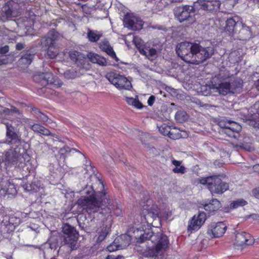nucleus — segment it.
I'll use <instances>...</instances> for the list:
<instances>
[{
  "label": "nucleus",
  "mask_w": 259,
  "mask_h": 259,
  "mask_svg": "<svg viewBox=\"0 0 259 259\" xmlns=\"http://www.w3.org/2000/svg\"><path fill=\"white\" fill-rule=\"evenodd\" d=\"M240 24L242 25V28L240 30L241 38L243 40L246 39L251 36L250 28L244 24L242 23V22H240Z\"/></svg>",
  "instance_id": "obj_29"
},
{
  "label": "nucleus",
  "mask_w": 259,
  "mask_h": 259,
  "mask_svg": "<svg viewBox=\"0 0 259 259\" xmlns=\"http://www.w3.org/2000/svg\"><path fill=\"white\" fill-rule=\"evenodd\" d=\"M9 222L10 224H12L15 228L21 224V221L19 218H17L16 217H12L10 219Z\"/></svg>",
  "instance_id": "obj_40"
},
{
  "label": "nucleus",
  "mask_w": 259,
  "mask_h": 259,
  "mask_svg": "<svg viewBox=\"0 0 259 259\" xmlns=\"http://www.w3.org/2000/svg\"><path fill=\"white\" fill-rule=\"evenodd\" d=\"M188 136L185 131L181 130L177 127L171 126L170 132L168 134V137L172 140H178L180 138H185Z\"/></svg>",
  "instance_id": "obj_19"
},
{
  "label": "nucleus",
  "mask_w": 259,
  "mask_h": 259,
  "mask_svg": "<svg viewBox=\"0 0 259 259\" xmlns=\"http://www.w3.org/2000/svg\"><path fill=\"white\" fill-rule=\"evenodd\" d=\"M104 51L108 55L115 59L116 61H118V58L116 56L115 53L114 52L113 48L111 47V46L107 48H104Z\"/></svg>",
  "instance_id": "obj_38"
},
{
  "label": "nucleus",
  "mask_w": 259,
  "mask_h": 259,
  "mask_svg": "<svg viewBox=\"0 0 259 259\" xmlns=\"http://www.w3.org/2000/svg\"><path fill=\"white\" fill-rule=\"evenodd\" d=\"M242 148L247 151H252L254 149L253 147L250 144H243Z\"/></svg>",
  "instance_id": "obj_48"
},
{
  "label": "nucleus",
  "mask_w": 259,
  "mask_h": 259,
  "mask_svg": "<svg viewBox=\"0 0 259 259\" xmlns=\"http://www.w3.org/2000/svg\"><path fill=\"white\" fill-rule=\"evenodd\" d=\"M69 56L70 59L75 62L78 66L85 70H88L91 68L90 64L82 54L75 51H72L69 52Z\"/></svg>",
  "instance_id": "obj_13"
},
{
  "label": "nucleus",
  "mask_w": 259,
  "mask_h": 259,
  "mask_svg": "<svg viewBox=\"0 0 259 259\" xmlns=\"http://www.w3.org/2000/svg\"><path fill=\"white\" fill-rule=\"evenodd\" d=\"M206 221V214L204 212H200L197 215H194L189 221L188 231L192 232L199 230Z\"/></svg>",
  "instance_id": "obj_12"
},
{
  "label": "nucleus",
  "mask_w": 259,
  "mask_h": 259,
  "mask_svg": "<svg viewBox=\"0 0 259 259\" xmlns=\"http://www.w3.org/2000/svg\"><path fill=\"white\" fill-rule=\"evenodd\" d=\"M181 161L175 159L172 160V164L174 165L172 171L175 174H184L186 171V167L181 165Z\"/></svg>",
  "instance_id": "obj_25"
},
{
  "label": "nucleus",
  "mask_w": 259,
  "mask_h": 259,
  "mask_svg": "<svg viewBox=\"0 0 259 259\" xmlns=\"http://www.w3.org/2000/svg\"><path fill=\"white\" fill-rule=\"evenodd\" d=\"M122 257L121 256L118 255L115 257V259H121V258H122Z\"/></svg>",
  "instance_id": "obj_60"
},
{
  "label": "nucleus",
  "mask_w": 259,
  "mask_h": 259,
  "mask_svg": "<svg viewBox=\"0 0 259 259\" xmlns=\"http://www.w3.org/2000/svg\"><path fill=\"white\" fill-rule=\"evenodd\" d=\"M18 112V110L14 107H12L11 109L7 108L4 110V113L8 115H11L13 113H17Z\"/></svg>",
  "instance_id": "obj_42"
},
{
  "label": "nucleus",
  "mask_w": 259,
  "mask_h": 259,
  "mask_svg": "<svg viewBox=\"0 0 259 259\" xmlns=\"http://www.w3.org/2000/svg\"><path fill=\"white\" fill-rule=\"evenodd\" d=\"M196 185H206L212 194H222L229 189V184L222 180L220 176H213L206 178H199L194 181Z\"/></svg>",
  "instance_id": "obj_5"
},
{
  "label": "nucleus",
  "mask_w": 259,
  "mask_h": 259,
  "mask_svg": "<svg viewBox=\"0 0 259 259\" xmlns=\"http://www.w3.org/2000/svg\"><path fill=\"white\" fill-rule=\"evenodd\" d=\"M119 247L120 246L116 245V243L114 242L107 247V249L110 252H113L118 250Z\"/></svg>",
  "instance_id": "obj_41"
},
{
  "label": "nucleus",
  "mask_w": 259,
  "mask_h": 259,
  "mask_svg": "<svg viewBox=\"0 0 259 259\" xmlns=\"http://www.w3.org/2000/svg\"><path fill=\"white\" fill-rule=\"evenodd\" d=\"M39 133L45 136H49L51 135L50 131L42 126H41L40 131Z\"/></svg>",
  "instance_id": "obj_45"
},
{
  "label": "nucleus",
  "mask_w": 259,
  "mask_h": 259,
  "mask_svg": "<svg viewBox=\"0 0 259 259\" xmlns=\"http://www.w3.org/2000/svg\"><path fill=\"white\" fill-rule=\"evenodd\" d=\"M63 232L64 244L68 245L72 250L76 249L78 233L75 228L68 224H64L63 226Z\"/></svg>",
  "instance_id": "obj_8"
},
{
  "label": "nucleus",
  "mask_w": 259,
  "mask_h": 259,
  "mask_svg": "<svg viewBox=\"0 0 259 259\" xmlns=\"http://www.w3.org/2000/svg\"><path fill=\"white\" fill-rule=\"evenodd\" d=\"M141 54L145 56L149 60H153L158 56V51L151 48L148 44L144 45V49L141 50Z\"/></svg>",
  "instance_id": "obj_18"
},
{
  "label": "nucleus",
  "mask_w": 259,
  "mask_h": 259,
  "mask_svg": "<svg viewBox=\"0 0 259 259\" xmlns=\"http://www.w3.org/2000/svg\"><path fill=\"white\" fill-rule=\"evenodd\" d=\"M224 127V129L222 132L226 134L229 137L234 138H237L236 134H238L241 130V126L239 124L231 120L226 121Z\"/></svg>",
  "instance_id": "obj_14"
},
{
  "label": "nucleus",
  "mask_w": 259,
  "mask_h": 259,
  "mask_svg": "<svg viewBox=\"0 0 259 259\" xmlns=\"http://www.w3.org/2000/svg\"><path fill=\"white\" fill-rule=\"evenodd\" d=\"M142 207L141 216L142 229L137 228L134 231L136 239V250L145 257H154L162 256L169 246V240L161 232L154 233L151 226L156 220H167L172 215L169 210L160 211L157 205L151 199L140 204Z\"/></svg>",
  "instance_id": "obj_1"
},
{
  "label": "nucleus",
  "mask_w": 259,
  "mask_h": 259,
  "mask_svg": "<svg viewBox=\"0 0 259 259\" xmlns=\"http://www.w3.org/2000/svg\"><path fill=\"white\" fill-rule=\"evenodd\" d=\"M110 45H109V42L107 40H104L103 41H102L101 43H100V48L104 51V48H108L109 47H110Z\"/></svg>",
  "instance_id": "obj_47"
},
{
  "label": "nucleus",
  "mask_w": 259,
  "mask_h": 259,
  "mask_svg": "<svg viewBox=\"0 0 259 259\" xmlns=\"http://www.w3.org/2000/svg\"><path fill=\"white\" fill-rule=\"evenodd\" d=\"M33 79L35 81L41 82L42 83L46 82L48 84H54L60 86L61 84L59 83L58 78L54 76L51 72L38 73L35 74Z\"/></svg>",
  "instance_id": "obj_15"
},
{
  "label": "nucleus",
  "mask_w": 259,
  "mask_h": 259,
  "mask_svg": "<svg viewBox=\"0 0 259 259\" xmlns=\"http://www.w3.org/2000/svg\"><path fill=\"white\" fill-rule=\"evenodd\" d=\"M212 89H215L219 94L226 95L230 93V91H234L236 88L235 87L231 88L229 82H225L219 84L218 86L213 85Z\"/></svg>",
  "instance_id": "obj_21"
},
{
  "label": "nucleus",
  "mask_w": 259,
  "mask_h": 259,
  "mask_svg": "<svg viewBox=\"0 0 259 259\" xmlns=\"http://www.w3.org/2000/svg\"><path fill=\"white\" fill-rule=\"evenodd\" d=\"M9 50L8 46H5L3 47L0 48V54H5Z\"/></svg>",
  "instance_id": "obj_50"
},
{
  "label": "nucleus",
  "mask_w": 259,
  "mask_h": 259,
  "mask_svg": "<svg viewBox=\"0 0 259 259\" xmlns=\"http://www.w3.org/2000/svg\"><path fill=\"white\" fill-rule=\"evenodd\" d=\"M59 37V33L54 30H50L45 38V44L48 47L54 46L55 41Z\"/></svg>",
  "instance_id": "obj_22"
},
{
  "label": "nucleus",
  "mask_w": 259,
  "mask_h": 259,
  "mask_svg": "<svg viewBox=\"0 0 259 259\" xmlns=\"http://www.w3.org/2000/svg\"><path fill=\"white\" fill-rule=\"evenodd\" d=\"M106 78L119 90H130L132 87L131 81L125 76L118 73L109 72Z\"/></svg>",
  "instance_id": "obj_7"
},
{
  "label": "nucleus",
  "mask_w": 259,
  "mask_h": 259,
  "mask_svg": "<svg viewBox=\"0 0 259 259\" xmlns=\"http://www.w3.org/2000/svg\"><path fill=\"white\" fill-rule=\"evenodd\" d=\"M34 111L37 114V118L38 120L45 123H49V118L47 116L40 112L37 109H35Z\"/></svg>",
  "instance_id": "obj_35"
},
{
  "label": "nucleus",
  "mask_w": 259,
  "mask_h": 259,
  "mask_svg": "<svg viewBox=\"0 0 259 259\" xmlns=\"http://www.w3.org/2000/svg\"><path fill=\"white\" fill-rule=\"evenodd\" d=\"M247 204V202L243 199H239L232 201L230 205L231 209H236L240 206H244Z\"/></svg>",
  "instance_id": "obj_31"
},
{
  "label": "nucleus",
  "mask_w": 259,
  "mask_h": 259,
  "mask_svg": "<svg viewBox=\"0 0 259 259\" xmlns=\"http://www.w3.org/2000/svg\"><path fill=\"white\" fill-rule=\"evenodd\" d=\"M32 56L30 55H26L22 57L19 60L20 64H24L27 66L30 64L32 62Z\"/></svg>",
  "instance_id": "obj_33"
},
{
  "label": "nucleus",
  "mask_w": 259,
  "mask_h": 259,
  "mask_svg": "<svg viewBox=\"0 0 259 259\" xmlns=\"http://www.w3.org/2000/svg\"><path fill=\"white\" fill-rule=\"evenodd\" d=\"M194 12V7L190 5H184L175 9V15L179 21H187L189 24L196 21Z\"/></svg>",
  "instance_id": "obj_6"
},
{
  "label": "nucleus",
  "mask_w": 259,
  "mask_h": 259,
  "mask_svg": "<svg viewBox=\"0 0 259 259\" xmlns=\"http://www.w3.org/2000/svg\"><path fill=\"white\" fill-rule=\"evenodd\" d=\"M2 184L3 187L1 195L5 196L6 194L14 195L16 193L17 190L15 185L11 183L9 180H5Z\"/></svg>",
  "instance_id": "obj_20"
},
{
  "label": "nucleus",
  "mask_w": 259,
  "mask_h": 259,
  "mask_svg": "<svg viewBox=\"0 0 259 259\" xmlns=\"http://www.w3.org/2000/svg\"><path fill=\"white\" fill-rule=\"evenodd\" d=\"M121 237L126 240L127 242L126 243V244H127V245L130 244V237L128 235H122Z\"/></svg>",
  "instance_id": "obj_52"
},
{
  "label": "nucleus",
  "mask_w": 259,
  "mask_h": 259,
  "mask_svg": "<svg viewBox=\"0 0 259 259\" xmlns=\"http://www.w3.org/2000/svg\"><path fill=\"white\" fill-rule=\"evenodd\" d=\"M99 184L101 185V188H103V184L100 182V181H99Z\"/></svg>",
  "instance_id": "obj_59"
},
{
  "label": "nucleus",
  "mask_w": 259,
  "mask_h": 259,
  "mask_svg": "<svg viewBox=\"0 0 259 259\" xmlns=\"http://www.w3.org/2000/svg\"><path fill=\"white\" fill-rule=\"evenodd\" d=\"M84 169L86 171V173L88 174L92 177V175L94 173L93 167L91 165V163L90 161H87L84 164Z\"/></svg>",
  "instance_id": "obj_36"
},
{
  "label": "nucleus",
  "mask_w": 259,
  "mask_h": 259,
  "mask_svg": "<svg viewBox=\"0 0 259 259\" xmlns=\"http://www.w3.org/2000/svg\"><path fill=\"white\" fill-rule=\"evenodd\" d=\"M125 101L130 105H132L137 109H142L143 107L142 104L139 101L138 98L125 97Z\"/></svg>",
  "instance_id": "obj_30"
},
{
  "label": "nucleus",
  "mask_w": 259,
  "mask_h": 259,
  "mask_svg": "<svg viewBox=\"0 0 259 259\" xmlns=\"http://www.w3.org/2000/svg\"><path fill=\"white\" fill-rule=\"evenodd\" d=\"M24 48L23 45L22 44L18 43L16 45V49L18 50H21Z\"/></svg>",
  "instance_id": "obj_53"
},
{
  "label": "nucleus",
  "mask_w": 259,
  "mask_h": 259,
  "mask_svg": "<svg viewBox=\"0 0 259 259\" xmlns=\"http://www.w3.org/2000/svg\"><path fill=\"white\" fill-rule=\"evenodd\" d=\"M221 4L219 0H208L209 10H219Z\"/></svg>",
  "instance_id": "obj_32"
},
{
  "label": "nucleus",
  "mask_w": 259,
  "mask_h": 259,
  "mask_svg": "<svg viewBox=\"0 0 259 259\" xmlns=\"http://www.w3.org/2000/svg\"><path fill=\"white\" fill-rule=\"evenodd\" d=\"M254 240L250 234L244 231H237L233 241L235 246L242 247L244 245H251L254 243Z\"/></svg>",
  "instance_id": "obj_9"
},
{
  "label": "nucleus",
  "mask_w": 259,
  "mask_h": 259,
  "mask_svg": "<svg viewBox=\"0 0 259 259\" xmlns=\"http://www.w3.org/2000/svg\"><path fill=\"white\" fill-rule=\"evenodd\" d=\"M227 229L226 225L223 222L212 223L208 228L207 233L211 238L222 236Z\"/></svg>",
  "instance_id": "obj_11"
},
{
  "label": "nucleus",
  "mask_w": 259,
  "mask_h": 259,
  "mask_svg": "<svg viewBox=\"0 0 259 259\" xmlns=\"http://www.w3.org/2000/svg\"><path fill=\"white\" fill-rule=\"evenodd\" d=\"M240 24V18L238 16L229 18L226 21L225 30L229 35H232L234 33L235 26Z\"/></svg>",
  "instance_id": "obj_16"
},
{
  "label": "nucleus",
  "mask_w": 259,
  "mask_h": 259,
  "mask_svg": "<svg viewBox=\"0 0 259 259\" xmlns=\"http://www.w3.org/2000/svg\"><path fill=\"white\" fill-rule=\"evenodd\" d=\"M171 126H168L166 124H163L158 126V130L160 133L164 136H168L170 132Z\"/></svg>",
  "instance_id": "obj_34"
},
{
  "label": "nucleus",
  "mask_w": 259,
  "mask_h": 259,
  "mask_svg": "<svg viewBox=\"0 0 259 259\" xmlns=\"http://www.w3.org/2000/svg\"><path fill=\"white\" fill-rule=\"evenodd\" d=\"M1 222H2V221H1V220H0V223H1Z\"/></svg>",
  "instance_id": "obj_61"
},
{
  "label": "nucleus",
  "mask_w": 259,
  "mask_h": 259,
  "mask_svg": "<svg viewBox=\"0 0 259 259\" xmlns=\"http://www.w3.org/2000/svg\"><path fill=\"white\" fill-rule=\"evenodd\" d=\"M142 20L134 14H127L124 20V25L133 30H139L143 25Z\"/></svg>",
  "instance_id": "obj_10"
},
{
  "label": "nucleus",
  "mask_w": 259,
  "mask_h": 259,
  "mask_svg": "<svg viewBox=\"0 0 259 259\" xmlns=\"http://www.w3.org/2000/svg\"><path fill=\"white\" fill-rule=\"evenodd\" d=\"M106 259H115V257L113 255H108Z\"/></svg>",
  "instance_id": "obj_57"
},
{
  "label": "nucleus",
  "mask_w": 259,
  "mask_h": 259,
  "mask_svg": "<svg viewBox=\"0 0 259 259\" xmlns=\"http://www.w3.org/2000/svg\"><path fill=\"white\" fill-rule=\"evenodd\" d=\"M3 12L5 14L7 19L15 16L14 11L10 9H7L6 6L4 8Z\"/></svg>",
  "instance_id": "obj_39"
},
{
  "label": "nucleus",
  "mask_w": 259,
  "mask_h": 259,
  "mask_svg": "<svg viewBox=\"0 0 259 259\" xmlns=\"http://www.w3.org/2000/svg\"><path fill=\"white\" fill-rule=\"evenodd\" d=\"M101 31L97 30H89L87 33V37L91 42H97L102 36Z\"/></svg>",
  "instance_id": "obj_24"
},
{
  "label": "nucleus",
  "mask_w": 259,
  "mask_h": 259,
  "mask_svg": "<svg viewBox=\"0 0 259 259\" xmlns=\"http://www.w3.org/2000/svg\"><path fill=\"white\" fill-rule=\"evenodd\" d=\"M192 6L194 7L195 11L200 9L209 10L208 0H198L194 2Z\"/></svg>",
  "instance_id": "obj_26"
},
{
  "label": "nucleus",
  "mask_w": 259,
  "mask_h": 259,
  "mask_svg": "<svg viewBox=\"0 0 259 259\" xmlns=\"http://www.w3.org/2000/svg\"><path fill=\"white\" fill-rule=\"evenodd\" d=\"M176 52L185 62L190 64H199L211 57L214 54L212 47H203L199 44L188 41L177 45Z\"/></svg>",
  "instance_id": "obj_3"
},
{
  "label": "nucleus",
  "mask_w": 259,
  "mask_h": 259,
  "mask_svg": "<svg viewBox=\"0 0 259 259\" xmlns=\"http://www.w3.org/2000/svg\"><path fill=\"white\" fill-rule=\"evenodd\" d=\"M229 83L231 88L235 87L236 88L234 91H230V93H235L240 92L242 89V81L240 79H234L233 80L231 79Z\"/></svg>",
  "instance_id": "obj_28"
},
{
  "label": "nucleus",
  "mask_w": 259,
  "mask_h": 259,
  "mask_svg": "<svg viewBox=\"0 0 259 259\" xmlns=\"http://www.w3.org/2000/svg\"><path fill=\"white\" fill-rule=\"evenodd\" d=\"M83 192L87 194L77 201V204L83 207L89 214L94 213V218L96 217L102 219V229L97 239L98 242L103 241L110 229L112 225V214L119 216L122 211L120 205L110 199L105 191L96 192L93 187L87 186Z\"/></svg>",
  "instance_id": "obj_2"
},
{
  "label": "nucleus",
  "mask_w": 259,
  "mask_h": 259,
  "mask_svg": "<svg viewBox=\"0 0 259 259\" xmlns=\"http://www.w3.org/2000/svg\"><path fill=\"white\" fill-rule=\"evenodd\" d=\"M87 57L93 63L97 64L101 66H106L107 65L106 59L96 53L90 52L88 53Z\"/></svg>",
  "instance_id": "obj_17"
},
{
  "label": "nucleus",
  "mask_w": 259,
  "mask_h": 259,
  "mask_svg": "<svg viewBox=\"0 0 259 259\" xmlns=\"http://www.w3.org/2000/svg\"><path fill=\"white\" fill-rule=\"evenodd\" d=\"M184 0H171V2L172 3H181Z\"/></svg>",
  "instance_id": "obj_56"
},
{
  "label": "nucleus",
  "mask_w": 259,
  "mask_h": 259,
  "mask_svg": "<svg viewBox=\"0 0 259 259\" xmlns=\"http://www.w3.org/2000/svg\"><path fill=\"white\" fill-rule=\"evenodd\" d=\"M256 85L257 90L259 91V79L257 80L256 83Z\"/></svg>",
  "instance_id": "obj_58"
},
{
  "label": "nucleus",
  "mask_w": 259,
  "mask_h": 259,
  "mask_svg": "<svg viewBox=\"0 0 259 259\" xmlns=\"http://www.w3.org/2000/svg\"><path fill=\"white\" fill-rule=\"evenodd\" d=\"M252 195L256 198L259 199V187L255 188L252 190Z\"/></svg>",
  "instance_id": "obj_49"
},
{
  "label": "nucleus",
  "mask_w": 259,
  "mask_h": 259,
  "mask_svg": "<svg viewBox=\"0 0 259 259\" xmlns=\"http://www.w3.org/2000/svg\"><path fill=\"white\" fill-rule=\"evenodd\" d=\"M49 49L47 52L48 56L50 58H54L58 54L57 50L53 47H48Z\"/></svg>",
  "instance_id": "obj_37"
},
{
  "label": "nucleus",
  "mask_w": 259,
  "mask_h": 259,
  "mask_svg": "<svg viewBox=\"0 0 259 259\" xmlns=\"http://www.w3.org/2000/svg\"><path fill=\"white\" fill-rule=\"evenodd\" d=\"M259 1V0H258Z\"/></svg>",
  "instance_id": "obj_62"
},
{
  "label": "nucleus",
  "mask_w": 259,
  "mask_h": 259,
  "mask_svg": "<svg viewBox=\"0 0 259 259\" xmlns=\"http://www.w3.org/2000/svg\"><path fill=\"white\" fill-rule=\"evenodd\" d=\"M253 168L255 170L259 171V164L254 165Z\"/></svg>",
  "instance_id": "obj_55"
},
{
  "label": "nucleus",
  "mask_w": 259,
  "mask_h": 259,
  "mask_svg": "<svg viewBox=\"0 0 259 259\" xmlns=\"http://www.w3.org/2000/svg\"><path fill=\"white\" fill-rule=\"evenodd\" d=\"M235 4V1L234 0H229L225 3V6H226V8L230 9L233 8Z\"/></svg>",
  "instance_id": "obj_46"
},
{
  "label": "nucleus",
  "mask_w": 259,
  "mask_h": 259,
  "mask_svg": "<svg viewBox=\"0 0 259 259\" xmlns=\"http://www.w3.org/2000/svg\"><path fill=\"white\" fill-rule=\"evenodd\" d=\"M128 37H130L132 38L133 41L135 45L137 48L138 49L140 53H141V50L144 49V45H147L148 44H145L141 39V38L138 36H135L131 34H128Z\"/></svg>",
  "instance_id": "obj_27"
},
{
  "label": "nucleus",
  "mask_w": 259,
  "mask_h": 259,
  "mask_svg": "<svg viewBox=\"0 0 259 259\" xmlns=\"http://www.w3.org/2000/svg\"><path fill=\"white\" fill-rule=\"evenodd\" d=\"M155 99V98L154 96H151L148 100V104L150 106H152L154 103Z\"/></svg>",
  "instance_id": "obj_51"
},
{
  "label": "nucleus",
  "mask_w": 259,
  "mask_h": 259,
  "mask_svg": "<svg viewBox=\"0 0 259 259\" xmlns=\"http://www.w3.org/2000/svg\"><path fill=\"white\" fill-rule=\"evenodd\" d=\"M64 75L67 78H73L76 76V74L73 71L67 70L64 72Z\"/></svg>",
  "instance_id": "obj_43"
},
{
  "label": "nucleus",
  "mask_w": 259,
  "mask_h": 259,
  "mask_svg": "<svg viewBox=\"0 0 259 259\" xmlns=\"http://www.w3.org/2000/svg\"><path fill=\"white\" fill-rule=\"evenodd\" d=\"M104 158L106 159L108 161H110V160H112V158L110 156H104Z\"/></svg>",
  "instance_id": "obj_54"
},
{
  "label": "nucleus",
  "mask_w": 259,
  "mask_h": 259,
  "mask_svg": "<svg viewBox=\"0 0 259 259\" xmlns=\"http://www.w3.org/2000/svg\"><path fill=\"white\" fill-rule=\"evenodd\" d=\"M41 126V125L36 123L33 124H30V127L34 132L39 133V132L40 131Z\"/></svg>",
  "instance_id": "obj_44"
},
{
  "label": "nucleus",
  "mask_w": 259,
  "mask_h": 259,
  "mask_svg": "<svg viewBox=\"0 0 259 259\" xmlns=\"http://www.w3.org/2000/svg\"><path fill=\"white\" fill-rule=\"evenodd\" d=\"M7 127L6 141L9 144H15L16 148L11 149L6 154L8 163L15 167H22L26 161H29V156L26 150L20 145V136L14 131V127L9 123H5Z\"/></svg>",
  "instance_id": "obj_4"
},
{
  "label": "nucleus",
  "mask_w": 259,
  "mask_h": 259,
  "mask_svg": "<svg viewBox=\"0 0 259 259\" xmlns=\"http://www.w3.org/2000/svg\"><path fill=\"white\" fill-rule=\"evenodd\" d=\"M221 207V203L217 199H212L209 203L203 204L204 209L210 212L218 210Z\"/></svg>",
  "instance_id": "obj_23"
}]
</instances>
